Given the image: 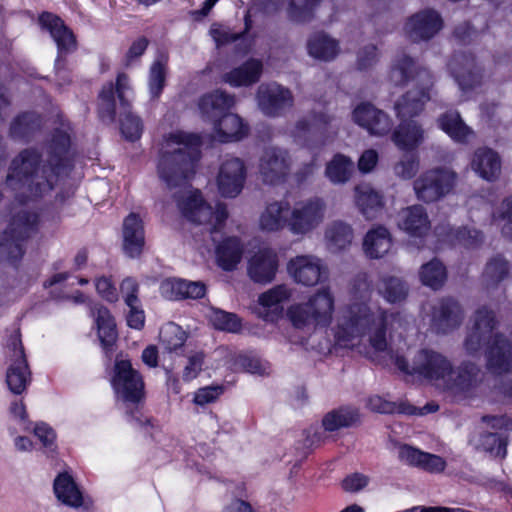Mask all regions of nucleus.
I'll return each instance as SVG.
<instances>
[{
    "mask_svg": "<svg viewBox=\"0 0 512 512\" xmlns=\"http://www.w3.org/2000/svg\"><path fill=\"white\" fill-rule=\"evenodd\" d=\"M233 366L235 370H244L249 373L259 375H264L268 373L269 370L267 362L256 357H250L243 354H240L235 358Z\"/></svg>",
    "mask_w": 512,
    "mask_h": 512,
    "instance_id": "5fc2aeb1",
    "label": "nucleus"
},
{
    "mask_svg": "<svg viewBox=\"0 0 512 512\" xmlns=\"http://www.w3.org/2000/svg\"><path fill=\"white\" fill-rule=\"evenodd\" d=\"M457 173L447 167H439L423 172L413 183L418 200L426 203L435 202L455 187Z\"/></svg>",
    "mask_w": 512,
    "mask_h": 512,
    "instance_id": "9b49d317",
    "label": "nucleus"
},
{
    "mask_svg": "<svg viewBox=\"0 0 512 512\" xmlns=\"http://www.w3.org/2000/svg\"><path fill=\"white\" fill-rule=\"evenodd\" d=\"M393 358L400 371L428 382L451 402L470 403L486 392V372L475 362L455 367L446 355L430 348L418 350L411 364L400 355Z\"/></svg>",
    "mask_w": 512,
    "mask_h": 512,
    "instance_id": "7ed1b4c3",
    "label": "nucleus"
},
{
    "mask_svg": "<svg viewBox=\"0 0 512 512\" xmlns=\"http://www.w3.org/2000/svg\"><path fill=\"white\" fill-rule=\"evenodd\" d=\"M443 26L438 12L432 9L421 10L410 16L404 24L405 35L412 41H424L434 37Z\"/></svg>",
    "mask_w": 512,
    "mask_h": 512,
    "instance_id": "412c9836",
    "label": "nucleus"
},
{
    "mask_svg": "<svg viewBox=\"0 0 512 512\" xmlns=\"http://www.w3.org/2000/svg\"><path fill=\"white\" fill-rule=\"evenodd\" d=\"M99 339L104 346H110L117 337L116 324L110 311L102 306L97 305L92 311Z\"/></svg>",
    "mask_w": 512,
    "mask_h": 512,
    "instance_id": "37998d69",
    "label": "nucleus"
},
{
    "mask_svg": "<svg viewBox=\"0 0 512 512\" xmlns=\"http://www.w3.org/2000/svg\"><path fill=\"white\" fill-rule=\"evenodd\" d=\"M498 324L493 310L487 306L479 307L474 313L473 325L464 341L466 352L474 355L480 351L483 344L492 341L497 334L494 331Z\"/></svg>",
    "mask_w": 512,
    "mask_h": 512,
    "instance_id": "f3484780",
    "label": "nucleus"
},
{
    "mask_svg": "<svg viewBox=\"0 0 512 512\" xmlns=\"http://www.w3.org/2000/svg\"><path fill=\"white\" fill-rule=\"evenodd\" d=\"M354 201L366 219L376 218L384 205L382 195L368 184H360L355 187Z\"/></svg>",
    "mask_w": 512,
    "mask_h": 512,
    "instance_id": "e433bc0d",
    "label": "nucleus"
},
{
    "mask_svg": "<svg viewBox=\"0 0 512 512\" xmlns=\"http://www.w3.org/2000/svg\"><path fill=\"white\" fill-rule=\"evenodd\" d=\"M166 67L161 59L155 60L149 70L148 90L151 98H158L165 86Z\"/></svg>",
    "mask_w": 512,
    "mask_h": 512,
    "instance_id": "864d4df0",
    "label": "nucleus"
},
{
    "mask_svg": "<svg viewBox=\"0 0 512 512\" xmlns=\"http://www.w3.org/2000/svg\"><path fill=\"white\" fill-rule=\"evenodd\" d=\"M162 348L169 353L177 352L187 340L186 332L177 324L169 322L162 326L159 333Z\"/></svg>",
    "mask_w": 512,
    "mask_h": 512,
    "instance_id": "de8ad7c7",
    "label": "nucleus"
},
{
    "mask_svg": "<svg viewBox=\"0 0 512 512\" xmlns=\"http://www.w3.org/2000/svg\"><path fill=\"white\" fill-rule=\"evenodd\" d=\"M243 249L237 237L223 239L215 250L217 264L224 270H233L241 261Z\"/></svg>",
    "mask_w": 512,
    "mask_h": 512,
    "instance_id": "a19ab883",
    "label": "nucleus"
},
{
    "mask_svg": "<svg viewBox=\"0 0 512 512\" xmlns=\"http://www.w3.org/2000/svg\"><path fill=\"white\" fill-rule=\"evenodd\" d=\"M306 48L310 57L324 62L334 60L341 51L339 41L325 32L310 35Z\"/></svg>",
    "mask_w": 512,
    "mask_h": 512,
    "instance_id": "473e14b6",
    "label": "nucleus"
},
{
    "mask_svg": "<svg viewBox=\"0 0 512 512\" xmlns=\"http://www.w3.org/2000/svg\"><path fill=\"white\" fill-rule=\"evenodd\" d=\"M471 168L481 178L493 181L501 171V160L498 154L486 147L478 148L471 159Z\"/></svg>",
    "mask_w": 512,
    "mask_h": 512,
    "instance_id": "72a5a7b5",
    "label": "nucleus"
},
{
    "mask_svg": "<svg viewBox=\"0 0 512 512\" xmlns=\"http://www.w3.org/2000/svg\"><path fill=\"white\" fill-rule=\"evenodd\" d=\"M210 320L215 328L228 332H237L240 329V321L235 314L222 310H214Z\"/></svg>",
    "mask_w": 512,
    "mask_h": 512,
    "instance_id": "6e6d98bb",
    "label": "nucleus"
},
{
    "mask_svg": "<svg viewBox=\"0 0 512 512\" xmlns=\"http://www.w3.org/2000/svg\"><path fill=\"white\" fill-rule=\"evenodd\" d=\"M393 170L396 176L411 179L419 170V159L415 155H406L394 165Z\"/></svg>",
    "mask_w": 512,
    "mask_h": 512,
    "instance_id": "4d7b16f0",
    "label": "nucleus"
},
{
    "mask_svg": "<svg viewBox=\"0 0 512 512\" xmlns=\"http://www.w3.org/2000/svg\"><path fill=\"white\" fill-rule=\"evenodd\" d=\"M111 385L117 399L127 404H137L144 396L142 376L133 368L129 359H115Z\"/></svg>",
    "mask_w": 512,
    "mask_h": 512,
    "instance_id": "f8f14e48",
    "label": "nucleus"
},
{
    "mask_svg": "<svg viewBox=\"0 0 512 512\" xmlns=\"http://www.w3.org/2000/svg\"><path fill=\"white\" fill-rule=\"evenodd\" d=\"M449 68L463 93L469 92L481 81V70L471 55H455L449 63Z\"/></svg>",
    "mask_w": 512,
    "mask_h": 512,
    "instance_id": "393cba45",
    "label": "nucleus"
},
{
    "mask_svg": "<svg viewBox=\"0 0 512 512\" xmlns=\"http://www.w3.org/2000/svg\"><path fill=\"white\" fill-rule=\"evenodd\" d=\"M293 294L288 285H276L258 296L256 313L267 322H276L283 314L284 303Z\"/></svg>",
    "mask_w": 512,
    "mask_h": 512,
    "instance_id": "4be33fe9",
    "label": "nucleus"
},
{
    "mask_svg": "<svg viewBox=\"0 0 512 512\" xmlns=\"http://www.w3.org/2000/svg\"><path fill=\"white\" fill-rule=\"evenodd\" d=\"M397 225L400 230L413 238H423L431 228L428 214L419 204L402 209L397 216Z\"/></svg>",
    "mask_w": 512,
    "mask_h": 512,
    "instance_id": "bb28decb",
    "label": "nucleus"
},
{
    "mask_svg": "<svg viewBox=\"0 0 512 512\" xmlns=\"http://www.w3.org/2000/svg\"><path fill=\"white\" fill-rule=\"evenodd\" d=\"M278 269V255L270 248L256 252L248 261V275L257 283L271 282Z\"/></svg>",
    "mask_w": 512,
    "mask_h": 512,
    "instance_id": "cd10ccee",
    "label": "nucleus"
},
{
    "mask_svg": "<svg viewBox=\"0 0 512 512\" xmlns=\"http://www.w3.org/2000/svg\"><path fill=\"white\" fill-rule=\"evenodd\" d=\"M121 293L124 297L126 305H133L139 302L137 297L138 283L131 277L125 278L120 285Z\"/></svg>",
    "mask_w": 512,
    "mask_h": 512,
    "instance_id": "774afa93",
    "label": "nucleus"
},
{
    "mask_svg": "<svg viewBox=\"0 0 512 512\" xmlns=\"http://www.w3.org/2000/svg\"><path fill=\"white\" fill-rule=\"evenodd\" d=\"M432 309L431 327L436 333H449L457 329L463 321V310L453 299H442Z\"/></svg>",
    "mask_w": 512,
    "mask_h": 512,
    "instance_id": "b1692460",
    "label": "nucleus"
},
{
    "mask_svg": "<svg viewBox=\"0 0 512 512\" xmlns=\"http://www.w3.org/2000/svg\"><path fill=\"white\" fill-rule=\"evenodd\" d=\"M39 216L27 207L16 209L0 235V256L15 263L25 253V242L37 233Z\"/></svg>",
    "mask_w": 512,
    "mask_h": 512,
    "instance_id": "6e6552de",
    "label": "nucleus"
},
{
    "mask_svg": "<svg viewBox=\"0 0 512 512\" xmlns=\"http://www.w3.org/2000/svg\"><path fill=\"white\" fill-rule=\"evenodd\" d=\"M321 0H290L287 13L297 23H306L314 18Z\"/></svg>",
    "mask_w": 512,
    "mask_h": 512,
    "instance_id": "8fccbe9b",
    "label": "nucleus"
},
{
    "mask_svg": "<svg viewBox=\"0 0 512 512\" xmlns=\"http://www.w3.org/2000/svg\"><path fill=\"white\" fill-rule=\"evenodd\" d=\"M292 161L289 153L282 148H266L258 162V174L263 183L279 185L284 183L291 171Z\"/></svg>",
    "mask_w": 512,
    "mask_h": 512,
    "instance_id": "dca6fc26",
    "label": "nucleus"
},
{
    "mask_svg": "<svg viewBox=\"0 0 512 512\" xmlns=\"http://www.w3.org/2000/svg\"><path fill=\"white\" fill-rule=\"evenodd\" d=\"M247 178L245 162L236 156H225L218 167L216 186L220 196L236 198L242 192Z\"/></svg>",
    "mask_w": 512,
    "mask_h": 512,
    "instance_id": "4468645a",
    "label": "nucleus"
},
{
    "mask_svg": "<svg viewBox=\"0 0 512 512\" xmlns=\"http://www.w3.org/2000/svg\"><path fill=\"white\" fill-rule=\"evenodd\" d=\"M446 240L453 245H461L468 249L478 247L483 242V236L478 230H471L466 227L450 230Z\"/></svg>",
    "mask_w": 512,
    "mask_h": 512,
    "instance_id": "603ef678",
    "label": "nucleus"
},
{
    "mask_svg": "<svg viewBox=\"0 0 512 512\" xmlns=\"http://www.w3.org/2000/svg\"><path fill=\"white\" fill-rule=\"evenodd\" d=\"M289 276L297 283L313 287L327 277L328 270L322 259L315 255H298L287 263Z\"/></svg>",
    "mask_w": 512,
    "mask_h": 512,
    "instance_id": "a211bd4d",
    "label": "nucleus"
},
{
    "mask_svg": "<svg viewBox=\"0 0 512 512\" xmlns=\"http://www.w3.org/2000/svg\"><path fill=\"white\" fill-rule=\"evenodd\" d=\"M389 79L394 85H404L416 79L417 86L395 102L394 111L397 119H413L419 115L430 100V88L433 85L431 73L419 67L406 53H399L392 62Z\"/></svg>",
    "mask_w": 512,
    "mask_h": 512,
    "instance_id": "39448f33",
    "label": "nucleus"
},
{
    "mask_svg": "<svg viewBox=\"0 0 512 512\" xmlns=\"http://www.w3.org/2000/svg\"><path fill=\"white\" fill-rule=\"evenodd\" d=\"M326 203L312 197L290 206L288 231L297 237H305L317 229L325 219Z\"/></svg>",
    "mask_w": 512,
    "mask_h": 512,
    "instance_id": "9d476101",
    "label": "nucleus"
},
{
    "mask_svg": "<svg viewBox=\"0 0 512 512\" xmlns=\"http://www.w3.org/2000/svg\"><path fill=\"white\" fill-rule=\"evenodd\" d=\"M40 126V118L34 112H27L16 117L10 127L14 139H24Z\"/></svg>",
    "mask_w": 512,
    "mask_h": 512,
    "instance_id": "3c124183",
    "label": "nucleus"
},
{
    "mask_svg": "<svg viewBox=\"0 0 512 512\" xmlns=\"http://www.w3.org/2000/svg\"><path fill=\"white\" fill-rule=\"evenodd\" d=\"M263 63L258 59H249L222 76L223 82L231 87H248L257 83L262 75Z\"/></svg>",
    "mask_w": 512,
    "mask_h": 512,
    "instance_id": "2f4dec72",
    "label": "nucleus"
},
{
    "mask_svg": "<svg viewBox=\"0 0 512 512\" xmlns=\"http://www.w3.org/2000/svg\"><path fill=\"white\" fill-rule=\"evenodd\" d=\"M257 103L263 114L269 117H277L293 106L294 98L288 88L272 82L261 84L258 87Z\"/></svg>",
    "mask_w": 512,
    "mask_h": 512,
    "instance_id": "aec40b11",
    "label": "nucleus"
},
{
    "mask_svg": "<svg viewBox=\"0 0 512 512\" xmlns=\"http://www.w3.org/2000/svg\"><path fill=\"white\" fill-rule=\"evenodd\" d=\"M222 393L223 387L220 385L202 387L194 393L193 402L196 405L204 406L215 402Z\"/></svg>",
    "mask_w": 512,
    "mask_h": 512,
    "instance_id": "052dcab7",
    "label": "nucleus"
},
{
    "mask_svg": "<svg viewBox=\"0 0 512 512\" xmlns=\"http://www.w3.org/2000/svg\"><path fill=\"white\" fill-rule=\"evenodd\" d=\"M352 120L371 136L383 137L392 132L390 115L369 102L358 104L352 111Z\"/></svg>",
    "mask_w": 512,
    "mask_h": 512,
    "instance_id": "6ab92c4d",
    "label": "nucleus"
},
{
    "mask_svg": "<svg viewBox=\"0 0 512 512\" xmlns=\"http://www.w3.org/2000/svg\"><path fill=\"white\" fill-rule=\"evenodd\" d=\"M34 435L38 438L44 448L54 451L56 448V433L48 424L40 422L33 428Z\"/></svg>",
    "mask_w": 512,
    "mask_h": 512,
    "instance_id": "680f3d73",
    "label": "nucleus"
},
{
    "mask_svg": "<svg viewBox=\"0 0 512 512\" xmlns=\"http://www.w3.org/2000/svg\"><path fill=\"white\" fill-rule=\"evenodd\" d=\"M354 171V162L343 154H335L325 167V176L333 184H345Z\"/></svg>",
    "mask_w": 512,
    "mask_h": 512,
    "instance_id": "79ce46f5",
    "label": "nucleus"
},
{
    "mask_svg": "<svg viewBox=\"0 0 512 512\" xmlns=\"http://www.w3.org/2000/svg\"><path fill=\"white\" fill-rule=\"evenodd\" d=\"M377 61L378 51L376 46L367 45L358 52L356 67L358 70L364 71L373 67Z\"/></svg>",
    "mask_w": 512,
    "mask_h": 512,
    "instance_id": "e2e57ef3",
    "label": "nucleus"
},
{
    "mask_svg": "<svg viewBox=\"0 0 512 512\" xmlns=\"http://www.w3.org/2000/svg\"><path fill=\"white\" fill-rule=\"evenodd\" d=\"M392 236L384 226H375L367 231L363 239V251L371 259L385 256L392 247Z\"/></svg>",
    "mask_w": 512,
    "mask_h": 512,
    "instance_id": "f704fd0d",
    "label": "nucleus"
},
{
    "mask_svg": "<svg viewBox=\"0 0 512 512\" xmlns=\"http://www.w3.org/2000/svg\"><path fill=\"white\" fill-rule=\"evenodd\" d=\"M200 144L198 135L183 131L169 133L161 146L157 170L160 179L170 189L180 188L175 199L182 215L194 224L205 226L215 242V235L228 218L227 207L223 203H216L212 207L199 190L187 185L195 173Z\"/></svg>",
    "mask_w": 512,
    "mask_h": 512,
    "instance_id": "f03ea898",
    "label": "nucleus"
},
{
    "mask_svg": "<svg viewBox=\"0 0 512 512\" xmlns=\"http://www.w3.org/2000/svg\"><path fill=\"white\" fill-rule=\"evenodd\" d=\"M512 429V419L506 416H484L481 420V432L474 440L475 447L495 457L506 456V440L498 433Z\"/></svg>",
    "mask_w": 512,
    "mask_h": 512,
    "instance_id": "2eb2a0df",
    "label": "nucleus"
},
{
    "mask_svg": "<svg viewBox=\"0 0 512 512\" xmlns=\"http://www.w3.org/2000/svg\"><path fill=\"white\" fill-rule=\"evenodd\" d=\"M438 126L453 141L466 144L475 137L474 130L469 127L457 111H447L439 116Z\"/></svg>",
    "mask_w": 512,
    "mask_h": 512,
    "instance_id": "c9c22d12",
    "label": "nucleus"
},
{
    "mask_svg": "<svg viewBox=\"0 0 512 512\" xmlns=\"http://www.w3.org/2000/svg\"><path fill=\"white\" fill-rule=\"evenodd\" d=\"M376 289L387 302L397 303L404 300L408 293V287L405 282L395 276L383 275L378 283Z\"/></svg>",
    "mask_w": 512,
    "mask_h": 512,
    "instance_id": "c03bdc74",
    "label": "nucleus"
},
{
    "mask_svg": "<svg viewBox=\"0 0 512 512\" xmlns=\"http://www.w3.org/2000/svg\"><path fill=\"white\" fill-rule=\"evenodd\" d=\"M70 136L63 126L55 131L44 152L25 149L13 159L6 185L17 197L37 198L50 192L69 166Z\"/></svg>",
    "mask_w": 512,
    "mask_h": 512,
    "instance_id": "20e7f679",
    "label": "nucleus"
},
{
    "mask_svg": "<svg viewBox=\"0 0 512 512\" xmlns=\"http://www.w3.org/2000/svg\"><path fill=\"white\" fill-rule=\"evenodd\" d=\"M509 272L508 262L501 256L491 258L483 272V283L487 289L497 286Z\"/></svg>",
    "mask_w": 512,
    "mask_h": 512,
    "instance_id": "09e8293b",
    "label": "nucleus"
},
{
    "mask_svg": "<svg viewBox=\"0 0 512 512\" xmlns=\"http://www.w3.org/2000/svg\"><path fill=\"white\" fill-rule=\"evenodd\" d=\"M115 93L117 94L124 115L121 119V132L127 140L135 141L140 138L143 125L139 117L129 111L131 102L134 99V91L130 79L126 74H118L115 87L111 82L103 86L99 93V116L105 123L109 124L114 121L116 110Z\"/></svg>",
    "mask_w": 512,
    "mask_h": 512,
    "instance_id": "0eeeda50",
    "label": "nucleus"
},
{
    "mask_svg": "<svg viewBox=\"0 0 512 512\" xmlns=\"http://www.w3.org/2000/svg\"><path fill=\"white\" fill-rule=\"evenodd\" d=\"M185 280L165 279L160 285L161 295L168 300L183 299Z\"/></svg>",
    "mask_w": 512,
    "mask_h": 512,
    "instance_id": "bf43d9fd",
    "label": "nucleus"
},
{
    "mask_svg": "<svg viewBox=\"0 0 512 512\" xmlns=\"http://www.w3.org/2000/svg\"><path fill=\"white\" fill-rule=\"evenodd\" d=\"M419 278L423 285L438 290L447 279L446 267L438 259H432L421 266Z\"/></svg>",
    "mask_w": 512,
    "mask_h": 512,
    "instance_id": "a18cd8bd",
    "label": "nucleus"
},
{
    "mask_svg": "<svg viewBox=\"0 0 512 512\" xmlns=\"http://www.w3.org/2000/svg\"><path fill=\"white\" fill-rule=\"evenodd\" d=\"M95 288L97 293L105 300L109 302H115L118 300V292L113 284L111 278L101 276L95 280Z\"/></svg>",
    "mask_w": 512,
    "mask_h": 512,
    "instance_id": "0e129e2a",
    "label": "nucleus"
},
{
    "mask_svg": "<svg viewBox=\"0 0 512 512\" xmlns=\"http://www.w3.org/2000/svg\"><path fill=\"white\" fill-rule=\"evenodd\" d=\"M399 457L407 464L421 467L431 473L442 472L446 467L445 460L440 456L422 452L407 445L400 448Z\"/></svg>",
    "mask_w": 512,
    "mask_h": 512,
    "instance_id": "4c0bfd02",
    "label": "nucleus"
},
{
    "mask_svg": "<svg viewBox=\"0 0 512 512\" xmlns=\"http://www.w3.org/2000/svg\"><path fill=\"white\" fill-rule=\"evenodd\" d=\"M56 498L64 505L79 508L83 505V495L73 477L68 472L57 475L53 483Z\"/></svg>",
    "mask_w": 512,
    "mask_h": 512,
    "instance_id": "58836bf2",
    "label": "nucleus"
},
{
    "mask_svg": "<svg viewBox=\"0 0 512 512\" xmlns=\"http://www.w3.org/2000/svg\"><path fill=\"white\" fill-rule=\"evenodd\" d=\"M485 351L486 369L495 375H504L512 370V344L502 334H496L487 343Z\"/></svg>",
    "mask_w": 512,
    "mask_h": 512,
    "instance_id": "5701e85b",
    "label": "nucleus"
},
{
    "mask_svg": "<svg viewBox=\"0 0 512 512\" xmlns=\"http://www.w3.org/2000/svg\"><path fill=\"white\" fill-rule=\"evenodd\" d=\"M39 23L50 33L60 53L75 50V36L59 17L51 13H43L39 18Z\"/></svg>",
    "mask_w": 512,
    "mask_h": 512,
    "instance_id": "7c9ffc66",
    "label": "nucleus"
},
{
    "mask_svg": "<svg viewBox=\"0 0 512 512\" xmlns=\"http://www.w3.org/2000/svg\"><path fill=\"white\" fill-rule=\"evenodd\" d=\"M352 227L341 220L329 223L325 228L324 239L327 248L332 252H340L347 249L353 240Z\"/></svg>",
    "mask_w": 512,
    "mask_h": 512,
    "instance_id": "ea45409f",
    "label": "nucleus"
},
{
    "mask_svg": "<svg viewBox=\"0 0 512 512\" xmlns=\"http://www.w3.org/2000/svg\"><path fill=\"white\" fill-rule=\"evenodd\" d=\"M6 354L11 362L6 373L7 385L14 394H21L30 383L31 373L18 332L7 340Z\"/></svg>",
    "mask_w": 512,
    "mask_h": 512,
    "instance_id": "ddd939ff",
    "label": "nucleus"
},
{
    "mask_svg": "<svg viewBox=\"0 0 512 512\" xmlns=\"http://www.w3.org/2000/svg\"><path fill=\"white\" fill-rule=\"evenodd\" d=\"M369 477L361 473H353L342 481V488L346 492L356 493L363 490L369 484Z\"/></svg>",
    "mask_w": 512,
    "mask_h": 512,
    "instance_id": "69168bd1",
    "label": "nucleus"
},
{
    "mask_svg": "<svg viewBox=\"0 0 512 512\" xmlns=\"http://www.w3.org/2000/svg\"><path fill=\"white\" fill-rule=\"evenodd\" d=\"M399 124L392 129L391 139L395 146L403 151H412L421 145L425 132L421 124L414 119H398Z\"/></svg>",
    "mask_w": 512,
    "mask_h": 512,
    "instance_id": "c85d7f7f",
    "label": "nucleus"
},
{
    "mask_svg": "<svg viewBox=\"0 0 512 512\" xmlns=\"http://www.w3.org/2000/svg\"><path fill=\"white\" fill-rule=\"evenodd\" d=\"M333 120L325 111H312L296 122L291 136L297 145L313 151L325 145Z\"/></svg>",
    "mask_w": 512,
    "mask_h": 512,
    "instance_id": "1a4fd4ad",
    "label": "nucleus"
},
{
    "mask_svg": "<svg viewBox=\"0 0 512 512\" xmlns=\"http://www.w3.org/2000/svg\"><path fill=\"white\" fill-rule=\"evenodd\" d=\"M371 293L366 276L358 277L349 301L339 309L333 322L336 296L331 286L324 285L305 301L290 305L286 316L291 325L303 333L329 331L339 348L359 349L368 343L374 351L384 352L388 349L389 329L397 314L372 301Z\"/></svg>",
    "mask_w": 512,
    "mask_h": 512,
    "instance_id": "f257e3e1",
    "label": "nucleus"
},
{
    "mask_svg": "<svg viewBox=\"0 0 512 512\" xmlns=\"http://www.w3.org/2000/svg\"><path fill=\"white\" fill-rule=\"evenodd\" d=\"M359 418L358 411L350 407H342L327 413L322 425L326 431L333 432L352 426Z\"/></svg>",
    "mask_w": 512,
    "mask_h": 512,
    "instance_id": "49530a36",
    "label": "nucleus"
},
{
    "mask_svg": "<svg viewBox=\"0 0 512 512\" xmlns=\"http://www.w3.org/2000/svg\"><path fill=\"white\" fill-rule=\"evenodd\" d=\"M290 203L287 200H272L265 204L259 214L258 228L264 233H278L288 229Z\"/></svg>",
    "mask_w": 512,
    "mask_h": 512,
    "instance_id": "a878e982",
    "label": "nucleus"
},
{
    "mask_svg": "<svg viewBox=\"0 0 512 512\" xmlns=\"http://www.w3.org/2000/svg\"><path fill=\"white\" fill-rule=\"evenodd\" d=\"M235 103L233 96L222 90L204 95L199 109L204 118L212 121V138L222 143L236 142L248 135L249 126L235 113H224Z\"/></svg>",
    "mask_w": 512,
    "mask_h": 512,
    "instance_id": "423d86ee",
    "label": "nucleus"
},
{
    "mask_svg": "<svg viewBox=\"0 0 512 512\" xmlns=\"http://www.w3.org/2000/svg\"><path fill=\"white\" fill-rule=\"evenodd\" d=\"M204 358L205 355L201 351H196L188 356L182 375L184 381L189 382L200 374L204 364Z\"/></svg>",
    "mask_w": 512,
    "mask_h": 512,
    "instance_id": "13d9d810",
    "label": "nucleus"
},
{
    "mask_svg": "<svg viewBox=\"0 0 512 512\" xmlns=\"http://www.w3.org/2000/svg\"><path fill=\"white\" fill-rule=\"evenodd\" d=\"M123 249L129 257H138L145 244L142 219L136 213H130L123 221Z\"/></svg>",
    "mask_w": 512,
    "mask_h": 512,
    "instance_id": "c756f323",
    "label": "nucleus"
},
{
    "mask_svg": "<svg viewBox=\"0 0 512 512\" xmlns=\"http://www.w3.org/2000/svg\"><path fill=\"white\" fill-rule=\"evenodd\" d=\"M10 418L14 420L23 431L30 429V422L26 412L25 405L22 401H14L9 408Z\"/></svg>",
    "mask_w": 512,
    "mask_h": 512,
    "instance_id": "338daca9",
    "label": "nucleus"
}]
</instances>
